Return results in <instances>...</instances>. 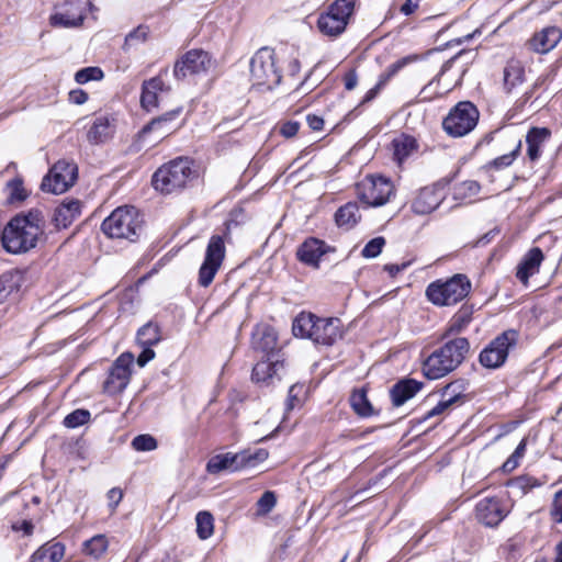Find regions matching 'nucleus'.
Listing matches in <instances>:
<instances>
[{
  "instance_id": "nucleus-44",
  "label": "nucleus",
  "mask_w": 562,
  "mask_h": 562,
  "mask_svg": "<svg viewBox=\"0 0 562 562\" xmlns=\"http://www.w3.org/2000/svg\"><path fill=\"white\" fill-rule=\"evenodd\" d=\"M8 203L14 204L22 202L26 199L27 193L23 187V181L20 178H14L7 183Z\"/></svg>"
},
{
  "instance_id": "nucleus-51",
  "label": "nucleus",
  "mask_w": 562,
  "mask_h": 562,
  "mask_svg": "<svg viewBox=\"0 0 562 562\" xmlns=\"http://www.w3.org/2000/svg\"><path fill=\"white\" fill-rule=\"evenodd\" d=\"M384 245V237H375L366 244V246L361 250V255L364 258H375L381 254Z\"/></svg>"
},
{
  "instance_id": "nucleus-24",
  "label": "nucleus",
  "mask_w": 562,
  "mask_h": 562,
  "mask_svg": "<svg viewBox=\"0 0 562 562\" xmlns=\"http://www.w3.org/2000/svg\"><path fill=\"white\" fill-rule=\"evenodd\" d=\"M81 213V202L77 199L65 200L54 211L53 223L57 229L67 228Z\"/></svg>"
},
{
  "instance_id": "nucleus-47",
  "label": "nucleus",
  "mask_w": 562,
  "mask_h": 562,
  "mask_svg": "<svg viewBox=\"0 0 562 562\" xmlns=\"http://www.w3.org/2000/svg\"><path fill=\"white\" fill-rule=\"evenodd\" d=\"M464 382L462 380H458L447 384L441 390V397L451 398V404L454 405L464 396Z\"/></svg>"
},
{
  "instance_id": "nucleus-4",
  "label": "nucleus",
  "mask_w": 562,
  "mask_h": 562,
  "mask_svg": "<svg viewBox=\"0 0 562 562\" xmlns=\"http://www.w3.org/2000/svg\"><path fill=\"white\" fill-rule=\"evenodd\" d=\"M470 279L463 273H457L447 280H436L426 289L427 299L437 306H451L461 302L471 292Z\"/></svg>"
},
{
  "instance_id": "nucleus-22",
  "label": "nucleus",
  "mask_w": 562,
  "mask_h": 562,
  "mask_svg": "<svg viewBox=\"0 0 562 562\" xmlns=\"http://www.w3.org/2000/svg\"><path fill=\"white\" fill-rule=\"evenodd\" d=\"M115 133V119L111 115L95 116L88 131L87 138L91 144H102Z\"/></svg>"
},
{
  "instance_id": "nucleus-46",
  "label": "nucleus",
  "mask_w": 562,
  "mask_h": 562,
  "mask_svg": "<svg viewBox=\"0 0 562 562\" xmlns=\"http://www.w3.org/2000/svg\"><path fill=\"white\" fill-rule=\"evenodd\" d=\"M91 414L88 409L78 408L68 414L63 422L66 428H77L90 420Z\"/></svg>"
},
{
  "instance_id": "nucleus-23",
  "label": "nucleus",
  "mask_w": 562,
  "mask_h": 562,
  "mask_svg": "<svg viewBox=\"0 0 562 562\" xmlns=\"http://www.w3.org/2000/svg\"><path fill=\"white\" fill-rule=\"evenodd\" d=\"M543 258V252L539 247L531 248L517 266V279L527 285L529 278L539 272Z\"/></svg>"
},
{
  "instance_id": "nucleus-12",
  "label": "nucleus",
  "mask_w": 562,
  "mask_h": 562,
  "mask_svg": "<svg viewBox=\"0 0 562 562\" xmlns=\"http://www.w3.org/2000/svg\"><path fill=\"white\" fill-rule=\"evenodd\" d=\"M225 250L223 237L213 235L209 240L205 257L199 270V284L201 286L206 288L213 282L225 258Z\"/></svg>"
},
{
  "instance_id": "nucleus-54",
  "label": "nucleus",
  "mask_w": 562,
  "mask_h": 562,
  "mask_svg": "<svg viewBox=\"0 0 562 562\" xmlns=\"http://www.w3.org/2000/svg\"><path fill=\"white\" fill-rule=\"evenodd\" d=\"M550 516L555 524H562V488L554 494Z\"/></svg>"
},
{
  "instance_id": "nucleus-41",
  "label": "nucleus",
  "mask_w": 562,
  "mask_h": 562,
  "mask_svg": "<svg viewBox=\"0 0 562 562\" xmlns=\"http://www.w3.org/2000/svg\"><path fill=\"white\" fill-rule=\"evenodd\" d=\"M109 542L104 535H97L85 541L83 551L93 559H100L108 550Z\"/></svg>"
},
{
  "instance_id": "nucleus-48",
  "label": "nucleus",
  "mask_w": 562,
  "mask_h": 562,
  "mask_svg": "<svg viewBox=\"0 0 562 562\" xmlns=\"http://www.w3.org/2000/svg\"><path fill=\"white\" fill-rule=\"evenodd\" d=\"M131 446L136 451L145 452L155 450L158 447V442L151 435L144 434L134 437Z\"/></svg>"
},
{
  "instance_id": "nucleus-29",
  "label": "nucleus",
  "mask_w": 562,
  "mask_h": 562,
  "mask_svg": "<svg viewBox=\"0 0 562 562\" xmlns=\"http://www.w3.org/2000/svg\"><path fill=\"white\" fill-rule=\"evenodd\" d=\"M239 461L240 458L238 457V453L227 452L216 454L209 460L206 471L211 474H217L224 470H228L231 472L240 471Z\"/></svg>"
},
{
  "instance_id": "nucleus-17",
  "label": "nucleus",
  "mask_w": 562,
  "mask_h": 562,
  "mask_svg": "<svg viewBox=\"0 0 562 562\" xmlns=\"http://www.w3.org/2000/svg\"><path fill=\"white\" fill-rule=\"evenodd\" d=\"M475 515L483 525L496 527L508 515V509L499 498L485 497L476 504Z\"/></svg>"
},
{
  "instance_id": "nucleus-36",
  "label": "nucleus",
  "mask_w": 562,
  "mask_h": 562,
  "mask_svg": "<svg viewBox=\"0 0 562 562\" xmlns=\"http://www.w3.org/2000/svg\"><path fill=\"white\" fill-rule=\"evenodd\" d=\"M543 484L540 480H538L535 476H531L529 474H524L516 476L514 479H510L506 486L510 488L512 493L517 496H524L530 491H532L535 487H540Z\"/></svg>"
},
{
  "instance_id": "nucleus-53",
  "label": "nucleus",
  "mask_w": 562,
  "mask_h": 562,
  "mask_svg": "<svg viewBox=\"0 0 562 562\" xmlns=\"http://www.w3.org/2000/svg\"><path fill=\"white\" fill-rule=\"evenodd\" d=\"M277 498L273 492L267 491L257 502L258 510L261 514L270 513L276 506Z\"/></svg>"
},
{
  "instance_id": "nucleus-21",
  "label": "nucleus",
  "mask_w": 562,
  "mask_h": 562,
  "mask_svg": "<svg viewBox=\"0 0 562 562\" xmlns=\"http://www.w3.org/2000/svg\"><path fill=\"white\" fill-rule=\"evenodd\" d=\"M551 137L548 127H531L526 135L527 157L529 161L537 162L542 156L546 143Z\"/></svg>"
},
{
  "instance_id": "nucleus-13",
  "label": "nucleus",
  "mask_w": 562,
  "mask_h": 562,
  "mask_svg": "<svg viewBox=\"0 0 562 562\" xmlns=\"http://www.w3.org/2000/svg\"><path fill=\"white\" fill-rule=\"evenodd\" d=\"M134 356L131 352L122 353L112 364L108 376L103 382V391L110 395L121 393L128 384L131 379V366Z\"/></svg>"
},
{
  "instance_id": "nucleus-14",
  "label": "nucleus",
  "mask_w": 562,
  "mask_h": 562,
  "mask_svg": "<svg viewBox=\"0 0 562 562\" xmlns=\"http://www.w3.org/2000/svg\"><path fill=\"white\" fill-rule=\"evenodd\" d=\"M212 60L209 53L202 49H191L178 59L173 67V76L178 80L189 76L206 72Z\"/></svg>"
},
{
  "instance_id": "nucleus-38",
  "label": "nucleus",
  "mask_w": 562,
  "mask_h": 562,
  "mask_svg": "<svg viewBox=\"0 0 562 562\" xmlns=\"http://www.w3.org/2000/svg\"><path fill=\"white\" fill-rule=\"evenodd\" d=\"M22 284V273L11 270L0 276V297L5 299L11 293L18 292Z\"/></svg>"
},
{
  "instance_id": "nucleus-35",
  "label": "nucleus",
  "mask_w": 562,
  "mask_h": 562,
  "mask_svg": "<svg viewBox=\"0 0 562 562\" xmlns=\"http://www.w3.org/2000/svg\"><path fill=\"white\" fill-rule=\"evenodd\" d=\"M317 318L312 313H300L293 321L292 331L295 337L308 338L312 340V333L315 329Z\"/></svg>"
},
{
  "instance_id": "nucleus-7",
  "label": "nucleus",
  "mask_w": 562,
  "mask_h": 562,
  "mask_svg": "<svg viewBox=\"0 0 562 562\" xmlns=\"http://www.w3.org/2000/svg\"><path fill=\"white\" fill-rule=\"evenodd\" d=\"M519 340V333L515 329H507L497 335L486 345L479 355V362L482 367L496 370L503 367Z\"/></svg>"
},
{
  "instance_id": "nucleus-64",
  "label": "nucleus",
  "mask_w": 562,
  "mask_h": 562,
  "mask_svg": "<svg viewBox=\"0 0 562 562\" xmlns=\"http://www.w3.org/2000/svg\"><path fill=\"white\" fill-rule=\"evenodd\" d=\"M460 189L463 190L465 193H468L470 196H473L479 193L480 191V184L476 181H464Z\"/></svg>"
},
{
  "instance_id": "nucleus-25",
  "label": "nucleus",
  "mask_w": 562,
  "mask_h": 562,
  "mask_svg": "<svg viewBox=\"0 0 562 562\" xmlns=\"http://www.w3.org/2000/svg\"><path fill=\"white\" fill-rule=\"evenodd\" d=\"M181 109H176L172 111H169L156 119H153L148 124H146L142 131L139 132L138 136L140 139H145L150 133L155 132L156 140L162 139L165 136H167L170 133V122H172L175 119L178 117L180 114Z\"/></svg>"
},
{
  "instance_id": "nucleus-20",
  "label": "nucleus",
  "mask_w": 562,
  "mask_h": 562,
  "mask_svg": "<svg viewBox=\"0 0 562 562\" xmlns=\"http://www.w3.org/2000/svg\"><path fill=\"white\" fill-rule=\"evenodd\" d=\"M327 251L325 241L317 238H307L296 250L297 259L307 266L318 268L319 260Z\"/></svg>"
},
{
  "instance_id": "nucleus-30",
  "label": "nucleus",
  "mask_w": 562,
  "mask_h": 562,
  "mask_svg": "<svg viewBox=\"0 0 562 562\" xmlns=\"http://www.w3.org/2000/svg\"><path fill=\"white\" fill-rule=\"evenodd\" d=\"M254 348L269 355L273 352L278 345V336L271 326L258 327L252 334Z\"/></svg>"
},
{
  "instance_id": "nucleus-37",
  "label": "nucleus",
  "mask_w": 562,
  "mask_h": 562,
  "mask_svg": "<svg viewBox=\"0 0 562 562\" xmlns=\"http://www.w3.org/2000/svg\"><path fill=\"white\" fill-rule=\"evenodd\" d=\"M161 330L157 323L149 321L145 325H143L136 334V341L139 346H155L160 340Z\"/></svg>"
},
{
  "instance_id": "nucleus-33",
  "label": "nucleus",
  "mask_w": 562,
  "mask_h": 562,
  "mask_svg": "<svg viewBox=\"0 0 562 562\" xmlns=\"http://www.w3.org/2000/svg\"><path fill=\"white\" fill-rule=\"evenodd\" d=\"M394 159L398 165L403 164L418 148L415 137L402 134L392 142Z\"/></svg>"
},
{
  "instance_id": "nucleus-50",
  "label": "nucleus",
  "mask_w": 562,
  "mask_h": 562,
  "mask_svg": "<svg viewBox=\"0 0 562 562\" xmlns=\"http://www.w3.org/2000/svg\"><path fill=\"white\" fill-rule=\"evenodd\" d=\"M103 78V71L99 67H86L78 70L75 80L79 85H85L91 80H100Z\"/></svg>"
},
{
  "instance_id": "nucleus-26",
  "label": "nucleus",
  "mask_w": 562,
  "mask_h": 562,
  "mask_svg": "<svg viewBox=\"0 0 562 562\" xmlns=\"http://www.w3.org/2000/svg\"><path fill=\"white\" fill-rule=\"evenodd\" d=\"M423 387V383L414 379H404L395 383L390 390L394 406L398 407L414 397Z\"/></svg>"
},
{
  "instance_id": "nucleus-11",
  "label": "nucleus",
  "mask_w": 562,
  "mask_h": 562,
  "mask_svg": "<svg viewBox=\"0 0 562 562\" xmlns=\"http://www.w3.org/2000/svg\"><path fill=\"white\" fill-rule=\"evenodd\" d=\"M78 177L77 165L66 159H60L49 169L43 178L41 189L44 192L61 194L66 192Z\"/></svg>"
},
{
  "instance_id": "nucleus-55",
  "label": "nucleus",
  "mask_w": 562,
  "mask_h": 562,
  "mask_svg": "<svg viewBox=\"0 0 562 562\" xmlns=\"http://www.w3.org/2000/svg\"><path fill=\"white\" fill-rule=\"evenodd\" d=\"M452 406L451 398L441 397V400L438 402V404L432 407L427 414L425 415V418L428 419L434 416H438L442 413H445L447 409H449Z\"/></svg>"
},
{
  "instance_id": "nucleus-5",
  "label": "nucleus",
  "mask_w": 562,
  "mask_h": 562,
  "mask_svg": "<svg viewBox=\"0 0 562 562\" xmlns=\"http://www.w3.org/2000/svg\"><path fill=\"white\" fill-rule=\"evenodd\" d=\"M193 173L192 161L178 157L159 167L153 176V186L165 194L183 189Z\"/></svg>"
},
{
  "instance_id": "nucleus-58",
  "label": "nucleus",
  "mask_w": 562,
  "mask_h": 562,
  "mask_svg": "<svg viewBox=\"0 0 562 562\" xmlns=\"http://www.w3.org/2000/svg\"><path fill=\"white\" fill-rule=\"evenodd\" d=\"M143 348L142 352L137 357V364L143 368L150 360L155 358V351L151 349V346H140Z\"/></svg>"
},
{
  "instance_id": "nucleus-60",
  "label": "nucleus",
  "mask_w": 562,
  "mask_h": 562,
  "mask_svg": "<svg viewBox=\"0 0 562 562\" xmlns=\"http://www.w3.org/2000/svg\"><path fill=\"white\" fill-rule=\"evenodd\" d=\"M521 459L522 457H519L516 454V452H513L503 463L502 470L506 473L514 471L520 464Z\"/></svg>"
},
{
  "instance_id": "nucleus-63",
  "label": "nucleus",
  "mask_w": 562,
  "mask_h": 562,
  "mask_svg": "<svg viewBox=\"0 0 562 562\" xmlns=\"http://www.w3.org/2000/svg\"><path fill=\"white\" fill-rule=\"evenodd\" d=\"M306 122L308 124V126L313 130V131H321L323 130V126H324V120L323 117L318 116V115H315V114H308L306 116Z\"/></svg>"
},
{
  "instance_id": "nucleus-61",
  "label": "nucleus",
  "mask_w": 562,
  "mask_h": 562,
  "mask_svg": "<svg viewBox=\"0 0 562 562\" xmlns=\"http://www.w3.org/2000/svg\"><path fill=\"white\" fill-rule=\"evenodd\" d=\"M88 100V93L82 89H75L69 92V101L74 104H83Z\"/></svg>"
},
{
  "instance_id": "nucleus-57",
  "label": "nucleus",
  "mask_w": 562,
  "mask_h": 562,
  "mask_svg": "<svg viewBox=\"0 0 562 562\" xmlns=\"http://www.w3.org/2000/svg\"><path fill=\"white\" fill-rule=\"evenodd\" d=\"M106 496L109 499V507L111 508L112 512H114L123 498V492L119 487H113L108 492Z\"/></svg>"
},
{
  "instance_id": "nucleus-2",
  "label": "nucleus",
  "mask_w": 562,
  "mask_h": 562,
  "mask_svg": "<svg viewBox=\"0 0 562 562\" xmlns=\"http://www.w3.org/2000/svg\"><path fill=\"white\" fill-rule=\"evenodd\" d=\"M469 351L470 342L464 337L446 341L424 360V375L428 380H438L448 375L464 361Z\"/></svg>"
},
{
  "instance_id": "nucleus-52",
  "label": "nucleus",
  "mask_w": 562,
  "mask_h": 562,
  "mask_svg": "<svg viewBox=\"0 0 562 562\" xmlns=\"http://www.w3.org/2000/svg\"><path fill=\"white\" fill-rule=\"evenodd\" d=\"M407 64V58L398 59L387 67V69L380 75L378 83L379 87H384L386 82L397 74L400 69H402Z\"/></svg>"
},
{
  "instance_id": "nucleus-15",
  "label": "nucleus",
  "mask_w": 562,
  "mask_h": 562,
  "mask_svg": "<svg viewBox=\"0 0 562 562\" xmlns=\"http://www.w3.org/2000/svg\"><path fill=\"white\" fill-rule=\"evenodd\" d=\"M49 18V24L54 27H77L86 18V10L81 1L67 0Z\"/></svg>"
},
{
  "instance_id": "nucleus-62",
  "label": "nucleus",
  "mask_w": 562,
  "mask_h": 562,
  "mask_svg": "<svg viewBox=\"0 0 562 562\" xmlns=\"http://www.w3.org/2000/svg\"><path fill=\"white\" fill-rule=\"evenodd\" d=\"M303 386L294 384L289 389V395H288V409H292L295 406V403L299 402L297 395L302 391Z\"/></svg>"
},
{
  "instance_id": "nucleus-9",
  "label": "nucleus",
  "mask_w": 562,
  "mask_h": 562,
  "mask_svg": "<svg viewBox=\"0 0 562 562\" xmlns=\"http://www.w3.org/2000/svg\"><path fill=\"white\" fill-rule=\"evenodd\" d=\"M358 199L368 207H378L386 204L395 194L393 182L383 176H367L357 187Z\"/></svg>"
},
{
  "instance_id": "nucleus-18",
  "label": "nucleus",
  "mask_w": 562,
  "mask_h": 562,
  "mask_svg": "<svg viewBox=\"0 0 562 562\" xmlns=\"http://www.w3.org/2000/svg\"><path fill=\"white\" fill-rule=\"evenodd\" d=\"M562 40V31L557 26H547L536 32L528 41L529 48L538 54L551 52Z\"/></svg>"
},
{
  "instance_id": "nucleus-43",
  "label": "nucleus",
  "mask_w": 562,
  "mask_h": 562,
  "mask_svg": "<svg viewBox=\"0 0 562 562\" xmlns=\"http://www.w3.org/2000/svg\"><path fill=\"white\" fill-rule=\"evenodd\" d=\"M149 29L146 25H138L136 29L131 31L126 36L123 44L124 50L137 47L138 45L147 41Z\"/></svg>"
},
{
  "instance_id": "nucleus-8",
  "label": "nucleus",
  "mask_w": 562,
  "mask_h": 562,
  "mask_svg": "<svg viewBox=\"0 0 562 562\" xmlns=\"http://www.w3.org/2000/svg\"><path fill=\"white\" fill-rule=\"evenodd\" d=\"M480 112L470 101L456 104L443 119L442 127L452 137H462L469 134L477 124Z\"/></svg>"
},
{
  "instance_id": "nucleus-1",
  "label": "nucleus",
  "mask_w": 562,
  "mask_h": 562,
  "mask_svg": "<svg viewBox=\"0 0 562 562\" xmlns=\"http://www.w3.org/2000/svg\"><path fill=\"white\" fill-rule=\"evenodd\" d=\"M45 231V216L40 209L15 215L3 228L1 241L10 254H24L36 247Z\"/></svg>"
},
{
  "instance_id": "nucleus-3",
  "label": "nucleus",
  "mask_w": 562,
  "mask_h": 562,
  "mask_svg": "<svg viewBox=\"0 0 562 562\" xmlns=\"http://www.w3.org/2000/svg\"><path fill=\"white\" fill-rule=\"evenodd\" d=\"M143 217L131 205L116 207L101 224L102 232L110 238L136 241L143 229Z\"/></svg>"
},
{
  "instance_id": "nucleus-39",
  "label": "nucleus",
  "mask_w": 562,
  "mask_h": 562,
  "mask_svg": "<svg viewBox=\"0 0 562 562\" xmlns=\"http://www.w3.org/2000/svg\"><path fill=\"white\" fill-rule=\"evenodd\" d=\"M350 405L355 413L361 417H370L374 414L367 391L364 389L355 390L350 396Z\"/></svg>"
},
{
  "instance_id": "nucleus-59",
  "label": "nucleus",
  "mask_w": 562,
  "mask_h": 562,
  "mask_svg": "<svg viewBox=\"0 0 562 562\" xmlns=\"http://www.w3.org/2000/svg\"><path fill=\"white\" fill-rule=\"evenodd\" d=\"M521 459L522 457H519L516 454V452H513L503 463L502 470L506 473L514 471L520 464Z\"/></svg>"
},
{
  "instance_id": "nucleus-56",
  "label": "nucleus",
  "mask_w": 562,
  "mask_h": 562,
  "mask_svg": "<svg viewBox=\"0 0 562 562\" xmlns=\"http://www.w3.org/2000/svg\"><path fill=\"white\" fill-rule=\"evenodd\" d=\"M300 123L296 121H288L281 124L279 133L285 138L295 136L299 132Z\"/></svg>"
},
{
  "instance_id": "nucleus-28",
  "label": "nucleus",
  "mask_w": 562,
  "mask_h": 562,
  "mask_svg": "<svg viewBox=\"0 0 562 562\" xmlns=\"http://www.w3.org/2000/svg\"><path fill=\"white\" fill-rule=\"evenodd\" d=\"M279 367H282L279 361H270L269 359L259 361L252 369L251 379L259 385L269 386L273 384Z\"/></svg>"
},
{
  "instance_id": "nucleus-31",
  "label": "nucleus",
  "mask_w": 562,
  "mask_h": 562,
  "mask_svg": "<svg viewBox=\"0 0 562 562\" xmlns=\"http://www.w3.org/2000/svg\"><path fill=\"white\" fill-rule=\"evenodd\" d=\"M525 81V67L520 60L510 59L504 68V90L510 93Z\"/></svg>"
},
{
  "instance_id": "nucleus-34",
  "label": "nucleus",
  "mask_w": 562,
  "mask_h": 562,
  "mask_svg": "<svg viewBox=\"0 0 562 562\" xmlns=\"http://www.w3.org/2000/svg\"><path fill=\"white\" fill-rule=\"evenodd\" d=\"M64 553L65 547L60 542H48L32 554L30 562H59Z\"/></svg>"
},
{
  "instance_id": "nucleus-10",
  "label": "nucleus",
  "mask_w": 562,
  "mask_h": 562,
  "mask_svg": "<svg viewBox=\"0 0 562 562\" xmlns=\"http://www.w3.org/2000/svg\"><path fill=\"white\" fill-rule=\"evenodd\" d=\"M356 0H336L317 20V27L322 34L330 37L340 35L353 13Z\"/></svg>"
},
{
  "instance_id": "nucleus-6",
  "label": "nucleus",
  "mask_w": 562,
  "mask_h": 562,
  "mask_svg": "<svg viewBox=\"0 0 562 562\" xmlns=\"http://www.w3.org/2000/svg\"><path fill=\"white\" fill-rule=\"evenodd\" d=\"M281 72L276 67L274 52L262 47L250 59V80L252 86L271 90L281 81Z\"/></svg>"
},
{
  "instance_id": "nucleus-16",
  "label": "nucleus",
  "mask_w": 562,
  "mask_h": 562,
  "mask_svg": "<svg viewBox=\"0 0 562 562\" xmlns=\"http://www.w3.org/2000/svg\"><path fill=\"white\" fill-rule=\"evenodd\" d=\"M446 198V184L435 183L419 190L412 203V211L419 215L435 211Z\"/></svg>"
},
{
  "instance_id": "nucleus-42",
  "label": "nucleus",
  "mask_w": 562,
  "mask_h": 562,
  "mask_svg": "<svg viewBox=\"0 0 562 562\" xmlns=\"http://www.w3.org/2000/svg\"><path fill=\"white\" fill-rule=\"evenodd\" d=\"M237 453H238V457L240 458L239 464H240L241 470L246 469V468L256 467L260 462H263L265 460H267V458L269 456L268 451L262 448L257 449L255 451L244 450V451H240Z\"/></svg>"
},
{
  "instance_id": "nucleus-32",
  "label": "nucleus",
  "mask_w": 562,
  "mask_h": 562,
  "mask_svg": "<svg viewBox=\"0 0 562 562\" xmlns=\"http://www.w3.org/2000/svg\"><path fill=\"white\" fill-rule=\"evenodd\" d=\"M361 214L357 202H348L335 213L336 224L346 231L351 229L360 221Z\"/></svg>"
},
{
  "instance_id": "nucleus-27",
  "label": "nucleus",
  "mask_w": 562,
  "mask_h": 562,
  "mask_svg": "<svg viewBox=\"0 0 562 562\" xmlns=\"http://www.w3.org/2000/svg\"><path fill=\"white\" fill-rule=\"evenodd\" d=\"M165 90V83L160 76L145 80L142 86L140 104L146 111L158 106V92Z\"/></svg>"
},
{
  "instance_id": "nucleus-45",
  "label": "nucleus",
  "mask_w": 562,
  "mask_h": 562,
  "mask_svg": "<svg viewBox=\"0 0 562 562\" xmlns=\"http://www.w3.org/2000/svg\"><path fill=\"white\" fill-rule=\"evenodd\" d=\"M472 313L473 311L471 307L462 306L452 317L449 331H462L471 322Z\"/></svg>"
},
{
  "instance_id": "nucleus-49",
  "label": "nucleus",
  "mask_w": 562,
  "mask_h": 562,
  "mask_svg": "<svg viewBox=\"0 0 562 562\" xmlns=\"http://www.w3.org/2000/svg\"><path fill=\"white\" fill-rule=\"evenodd\" d=\"M520 148H521V140L518 142L517 146L510 153L502 155V156L493 159L492 161H490L487 167H492L497 170L509 167L515 161L517 156L519 155Z\"/></svg>"
},
{
  "instance_id": "nucleus-40",
  "label": "nucleus",
  "mask_w": 562,
  "mask_h": 562,
  "mask_svg": "<svg viewBox=\"0 0 562 562\" xmlns=\"http://www.w3.org/2000/svg\"><path fill=\"white\" fill-rule=\"evenodd\" d=\"M196 535L201 540L209 539L214 532V517L207 510L199 512L195 516Z\"/></svg>"
},
{
  "instance_id": "nucleus-19",
  "label": "nucleus",
  "mask_w": 562,
  "mask_h": 562,
  "mask_svg": "<svg viewBox=\"0 0 562 562\" xmlns=\"http://www.w3.org/2000/svg\"><path fill=\"white\" fill-rule=\"evenodd\" d=\"M340 338L341 330L338 318H317L315 329L312 333V340L315 344L331 346Z\"/></svg>"
}]
</instances>
